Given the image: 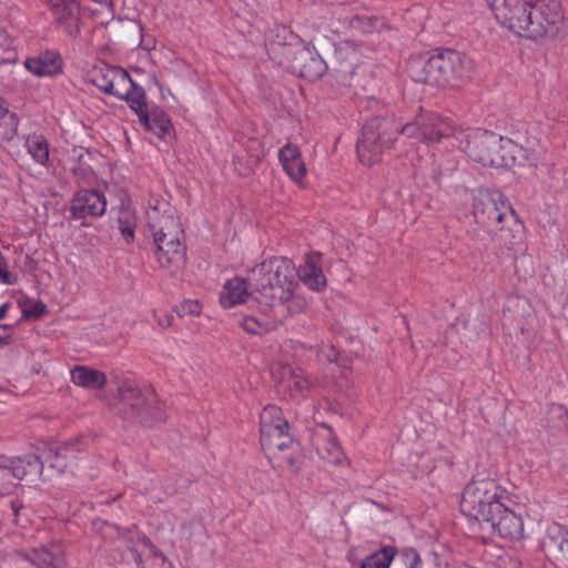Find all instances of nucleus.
<instances>
[{
    "label": "nucleus",
    "instance_id": "obj_36",
    "mask_svg": "<svg viewBox=\"0 0 568 568\" xmlns=\"http://www.w3.org/2000/svg\"><path fill=\"white\" fill-rule=\"evenodd\" d=\"M119 230L128 243L134 239L135 219L130 210H123L119 215Z\"/></svg>",
    "mask_w": 568,
    "mask_h": 568
},
{
    "label": "nucleus",
    "instance_id": "obj_19",
    "mask_svg": "<svg viewBox=\"0 0 568 568\" xmlns=\"http://www.w3.org/2000/svg\"><path fill=\"white\" fill-rule=\"evenodd\" d=\"M313 444L323 460L332 465L341 464L344 454L331 427L321 426L314 435Z\"/></svg>",
    "mask_w": 568,
    "mask_h": 568
},
{
    "label": "nucleus",
    "instance_id": "obj_14",
    "mask_svg": "<svg viewBox=\"0 0 568 568\" xmlns=\"http://www.w3.org/2000/svg\"><path fill=\"white\" fill-rule=\"evenodd\" d=\"M105 210V196L95 190H81L77 192L70 207L72 217L77 220L102 216Z\"/></svg>",
    "mask_w": 568,
    "mask_h": 568
},
{
    "label": "nucleus",
    "instance_id": "obj_32",
    "mask_svg": "<svg viewBox=\"0 0 568 568\" xmlns=\"http://www.w3.org/2000/svg\"><path fill=\"white\" fill-rule=\"evenodd\" d=\"M128 93L122 95H116L119 99H124L130 104V108L135 111V113L140 116V113H144L148 111L146 102H145V92L141 87L135 85L129 75Z\"/></svg>",
    "mask_w": 568,
    "mask_h": 568
},
{
    "label": "nucleus",
    "instance_id": "obj_16",
    "mask_svg": "<svg viewBox=\"0 0 568 568\" xmlns=\"http://www.w3.org/2000/svg\"><path fill=\"white\" fill-rule=\"evenodd\" d=\"M485 525L501 538L517 540L524 536V523L519 515L508 508L506 505L501 507L498 514L494 515L491 521Z\"/></svg>",
    "mask_w": 568,
    "mask_h": 568
},
{
    "label": "nucleus",
    "instance_id": "obj_50",
    "mask_svg": "<svg viewBox=\"0 0 568 568\" xmlns=\"http://www.w3.org/2000/svg\"><path fill=\"white\" fill-rule=\"evenodd\" d=\"M9 306V303L0 305V320H3L6 317Z\"/></svg>",
    "mask_w": 568,
    "mask_h": 568
},
{
    "label": "nucleus",
    "instance_id": "obj_30",
    "mask_svg": "<svg viewBox=\"0 0 568 568\" xmlns=\"http://www.w3.org/2000/svg\"><path fill=\"white\" fill-rule=\"evenodd\" d=\"M347 27L358 33L379 32L386 28L384 18L378 16L355 14L347 19Z\"/></svg>",
    "mask_w": 568,
    "mask_h": 568
},
{
    "label": "nucleus",
    "instance_id": "obj_41",
    "mask_svg": "<svg viewBox=\"0 0 568 568\" xmlns=\"http://www.w3.org/2000/svg\"><path fill=\"white\" fill-rule=\"evenodd\" d=\"M23 315L28 318H39L47 312V306L42 302H28L23 307Z\"/></svg>",
    "mask_w": 568,
    "mask_h": 568
},
{
    "label": "nucleus",
    "instance_id": "obj_1",
    "mask_svg": "<svg viewBox=\"0 0 568 568\" xmlns=\"http://www.w3.org/2000/svg\"><path fill=\"white\" fill-rule=\"evenodd\" d=\"M459 131L449 119L434 112H422L404 125L393 118H374L362 129L356 145L357 155L363 164L372 165L381 160L384 150L394 144L398 134L435 144L452 136L457 140Z\"/></svg>",
    "mask_w": 568,
    "mask_h": 568
},
{
    "label": "nucleus",
    "instance_id": "obj_28",
    "mask_svg": "<svg viewBox=\"0 0 568 568\" xmlns=\"http://www.w3.org/2000/svg\"><path fill=\"white\" fill-rule=\"evenodd\" d=\"M139 120L145 130L154 132L160 138L169 133L172 128L168 114L160 109L140 113Z\"/></svg>",
    "mask_w": 568,
    "mask_h": 568
},
{
    "label": "nucleus",
    "instance_id": "obj_38",
    "mask_svg": "<svg viewBox=\"0 0 568 568\" xmlns=\"http://www.w3.org/2000/svg\"><path fill=\"white\" fill-rule=\"evenodd\" d=\"M98 529L102 538L110 541L118 540L121 536H125L130 532V529L120 528L119 526L106 521L101 523Z\"/></svg>",
    "mask_w": 568,
    "mask_h": 568
},
{
    "label": "nucleus",
    "instance_id": "obj_25",
    "mask_svg": "<svg viewBox=\"0 0 568 568\" xmlns=\"http://www.w3.org/2000/svg\"><path fill=\"white\" fill-rule=\"evenodd\" d=\"M71 381L79 387L99 390L104 388L108 378L106 375L99 369L84 365H77L71 369Z\"/></svg>",
    "mask_w": 568,
    "mask_h": 568
},
{
    "label": "nucleus",
    "instance_id": "obj_33",
    "mask_svg": "<svg viewBox=\"0 0 568 568\" xmlns=\"http://www.w3.org/2000/svg\"><path fill=\"white\" fill-rule=\"evenodd\" d=\"M261 427L288 428L287 420L283 417L282 409L276 405L265 406L260 415Z\"/></svg>",
    "mask_w": 568,
    "mask_h": 568
},
{
    "label": "nucleus",
    "instance_id": "obj_40",
    "mask_svg": "<svg viewBox=\"0 0 568 568\" xmlns=\"http://www.w3.org/2000/svg\"><path fill=\"white\" fill-rule=\"evenodd\" d=\"M201 311L202 306L196 300L184 301L176 307V313L180 317L199 315Z\"/></svg>",
    "mask_w": 568,
    "mask_h": 568
},
{
    "label": "nucleus",
    "instance_id": "obj_22",
    "mask_svg": "<svg viewBox=\"0 0 568 568\" xmlns=\"http://www.w3.org/2000/svg\"><path fill=\"white\" fill-rule=\"evenodd\" d=\"M26 69L37 77H51L61 71L62 60L54 51H44L24 61Z\"/></svg>",
    "mask_w": 568,
    "mask_h": 568
},
{
    "label": "nucleus",
    "instance_id": "obj_55",
    "mask_svg": "<svg viewBox=\"0 0 568 568\" xmlns=\"http://www.w3.org/2000/svg\"><path fill=\"white\" fill-rule=\"evenodd\" d=\"M43 479H47V478H50V475H47V477L44 475L41 476Z\"/></svg>",
    "mask_w": 568,
    "mask_h": 568
},
{
    "label": "nucleus",
    "instance_id": "obj_31",
    "mask_svg": "<svg viewBox=\"0 0 568 568\" xmlns=\"http://www.w3.org/2000/svg\"><path fill=\"white\" fill-rule=\"evenodd\" d=\"M26 148L32 159L41 165H47L49 161V143L40 134L29 135L26 140Z\"/></svg>",
    "mask_w": 568,
    "mask_h": 568
},
{
    "label": "nucleus",
    "instance_id": "obj_26",
    "mask_svg": "<svg viewBox=\"0 0 568 568\" xmlns=\"http://www.w3.org/2000/svg\"><path fill=\"white\" fill-rule=\"evenodd\" d=\"M334 59L338 64L336 72L343 77L353 75L359 61V54L351 42L345 41L336 47Z\"/></svg>",
    "mask_w": 568,
    "mask_h": 568
},
{
    "label": "nucleus",
    "instance_id": "obj_18",
    "mask_svg": "<svg viewBox=\"0 0 568 568\" xmlns=\"http://www.w3.org/2000/svg\"><path fill=\"white\" fill-rule=\"evenodd\" d=\"M296 275L312 291L321 292L327 285L320 253L307 254L304 263L296 270Z\"/></svg>",
    "mask_w": 568,
    "mask_h": 568
},
{
    "label": "nucleus",
    "instance_id": "obj_8",
    "mask_svg": "<svg viewBox=\"0 0 568 568\" xmlns=\"http://www.w3.org/2000/svg\"><path fill=\"white\" fill-rule=\"evenodd\" d=\"M111 382L116 386L125 418L152 426L164 419V413L153 396H146L134 381L114 374Z\"/></svg>",
    "mask_w": 568,
    "mask_h": 568
},
{
    "label": "nucleus",
    "instance_id": "obj_37",
    "mask_svg": "<svg viewBox=\"0 0 568 568\" xmlns=\"http://www.w3.org/2000/svg\"><path fill=\"white\" fill-rule=\"evenodd\" d=\"M548 422L558 429H568V409L560 404H552L549 408Z\"/></svg>",
    "mask_w": 568,
    "mask_h": 568
},
{
    "label": "nucleus",
    "instance_id": "obj_9",
    "mask_svg": "<svg viewBox=\"0 0 568 568\" xmlns=\"http://www.w3.org/2000/svg\"><path fill=\"white\" fill-rule=\"evenodd\" d=\"M270 57L280 65L286 68L292 73L314 80L321 77L325 71V63L300 42L287 43L281 41H271L268 45Z\"/></svg>",
    "mask_w": 568,
    "mask_h": 568
},
{
    "label": "nucleus",
    "instance_id": "obj_27",
    "mask_svg": "<svg viewBox=\"0 0 568 568\" xmlns=\"http://www.w3.org/2000/svg\"><path fill=\"white\" fill-rule=\"evenodd\" d=\"M281 386L290 392L292 397L302 395L312 387V382L302 368H284Z\"/></svg>",
    "mask_w": 568,
    "mask_h": 568
},
{
    "label": "nucleus",
    "instance_id": "obj_5",
    "mask_svg": "<svg viewBox=\"0 0 568 568\" xmlns=\"http://www.w3.org/2000/svg\"><path fill=\"white\" fill-rule=\"evenodd\" d=\"M458 148L484 166L511 168L528 159L527 149L494 132L481 129L460 130Z\"/></svg>",
    "mask_w": 568,
    "mask_h": 568
},
{
    "label": "nucleus",
    "instance_id": "obj_29",
    "mask_svg": "<svg viewBox=\"0 0 568 568\" xmlns=\"http://www.w3.org/2000/svg\"><path fill=\"white\" fill-rule=\"evenodd\" d=\"M261 316H246L242 321V327L245 332L250 334H263L265 332L272 331L277 327V325L282 324L284 321H277L274 312L262 311Z\"/></svg>",
    "mask_w": 568,
    "mask_h": 568
},
{
    "label": "nucleus",
    "instance_id": "obj_44",
    "mask_svg": "<svg viewBox=\"0 0 568 568\" xmlns=\"http://www.w3.org/2000/svg\"><path fill=\"white\" fill-rule=\"evenodd\" d=\"M405 556L409 561L408 568H422L420 556L413 549L405 550Z\"/></svg>",
    "mask_w": 568,
    "mask_h": 568
},
{
    "label": "nucleus",
    "instance_id": "obj_6",
    "mask_svg": "<svg viewBox=\"0 0 568 568\" xmlns=\"http://www.w3.org/2000/svg\"><path fill=\"white\" fill-rule=\"evenodd\" d=\"M409 77L435 88H460L474 73V61L465 53L447 49L428 59L416 58L408 64Z\"/></svg>",
    "mask_w": 568,
    "mask_h": 568
},
{
    "label": "nucleus",
    "instance_id": "obj_52",
    "mask_svg": "<svg viewBox=\"0 0 568 568\" xmlns=\"http://www.w3.org/2000/svg\"><path fill=\"white\" fill-rule=\"evenodd\" d=\"M471 237H473V239H476V240H480V234H479V232H477L476 230H474V231L471 232Z\"/></svg>",
    "mask_w": 568,
    "mask_h": 568
},
{
    "label": "nucleus",
    "instance_id": "obj_21",
    "mask_svg": "<svg viewBox=\"0 0 568 568\" xmlns=\"http://www.w3.org/2000/svg\"><path fill=\"white\" fill-rule=\"evenodd\" d=\"M78 448L73 444H64L55 449L49 448L42 454L44 465L48 466V470L55 471L57 474H63L69 467H71L78 457Z\"/></svg>",
    "mask_w": 568,
    "mask_h": 568
},
{
    "label": "nucleus",
    "instance_id": "obj_23",
    "mask_svg": "<svg viewBox=\"0 0 568 568\" xmlns=\"http://www.w3.org/2000/svg\"><path fill=\"white\" fill-rule=\"evenodd\" d=\"M250 283L243 278L234 277L224 284L221 292L220 302L223 307L230 308L236 304L248 301L254 303L251 297V291L248 292Z\"/></svg>",
    "mask_w": 568,
    "mask_h": 568
},
{
    "label": "nucleus",
    "instance_id": "obj_15",
    "mask_svg": "<svg viewBox=\"0 0 568 568\" xmlns=\"http://www.w3.org/2000/svg\"><path fill=\"white\" fill-rule=\"evenodd\" d=\"M19 556L34 568H65L64 549L60 544H51L32 548L30 551H18Z\"/></svg>",
    "mask_w": 568,
    "mask_h": 568
},
{
    "label": "nucleus",
    "instance_id": "obj_39",
    "mask_svg": "<svg viewBox=\"0 0 568 568\" xmlns=\"http://www.w3.org/2000/svg\"><path fill=\"white\" fill-rule=\"evenodd\" d=\"M14 55L12 40L4 30H0V64L13 61Z\"/></svg>",
    "mask_w": 568,
    "mask_h": 568
},
{
    "label": "nucleus",
    "instance_id": "obj_53",
    "mask_svg": "<svg viewBox=\"0 0 568 568\" xmlns=\"http://www.w3.org/2000/svg\"><path fill=\"white\" fill-rule=\"evenodd\" d=\"M142 539H143V542H144V544H149V542H151V541H150V539H149L148 537H143Z\"/></svg>",
    "mask_w": 568,
    "mask_h": 568
},
{
    "label": "nucleus",
    "instance_id": "obj_4",
    "mask_svg": "<svg viewBox=\"0 0 568 568\" xmlns=\"http://www.w3.org/2000/svg\"><path fill=\"white\" fill-rule=\"evenodd\" d=\"M148 226L156 245L160 266L171 274L180 272L185 264L183 229L176 210L165 200L154 197L146 210Z\"/></svg>",
    "mask_w": 568,
    "mask_h": 568
},
{
    "label": "nucleus",
    "instance_id": "obj_20",
    "mask_svg": "<svg viewBox=\"0 0 568 568\" xmlns=\"http://www.w3.org/2000/svg\"><path fill=\"white\" fill-rule=\"evenodd\" d=\"M278 161L285 173L296 183H301L306 175V166L300 148L293 143H286L278 151Z\"/></svg>",
    "mask_w": 568,
    "mask_h": 568
},
{
    "label": "nucleus",
    "instance_id": "obj_49",
    "mask_svg": "<svg viewBox=\"0 0 568 568\" xmlns=\"http://www.w3.org/2000/svg\"><path fill=\"white\" fill-rule=\"evenodd\" d=\"M54 9H55L57 12H60V11L64 12V11H67L68 14H71V10L69 9L68 4L64 3V2L55 4Z\"/></svg>",
    "mask_w": 568,
    "mask_h": 568
},
{
    "label": "nucleus",
    "instance_id": "obj_45",
    "mask_svg": "<svg viewBox=\"0 0 568 568\" xmlns=\"http://www.w3.org/2000/svg\"><path fill=\"white\" fill-rule=\"evenodd\" d=\"M173 321H174L173 315L165 313V314H163L162 316H160V317L158 318V324H159L161 327L166 328V327L172 326Z\"/></svg>",
    "mask_w": 568,
    "mask_h": 568
},
{
    "label": "nucleus",
    "instance_id": "obj_54",
    "mask_svg": "<svg viewBox=\"0 0 568 568\" xmlns=\"http://www.w3.org/2000/svg\"><path fill=\"white\" fill-rule=\"evenodd\" d=\"M0 328L9 329V328H10V326H8V325H0Z\"/></svg>",
    "mask_w": 568,
    "mask_h": 568
},
{
    "label": "nucleus",
    "instance_id": "obj_3",
    "mask_svg": "<svg viewBox=\"0 0 568 568\" xmlns=\"http://www.w3.org/2000/svg\"><path fill=\"white\" fill-rule=\"evenodd\" d=\"M499 23L518 36L539 39L554 36L564 19L559 0H487Z\"/></svg>",
    "mask_w": 568,
    "mask_h": 568
},
{
    "label": "nucleus",
    "instance_id": "obj_7",
    "mask_svg": "<svg viewBox=\"0 0 568 568\" xmlns=\"http://www.w3.org/2000/svg\"><path fill=\"white\" fill-rule=\"evenodd\" d=\"M507 499V490L490 477H474L464 488L460 510L477 521H491Z\"/></svg>",
    "mask_w": 568,
    "mask_h": 568
},
{
    "label": "nucleus",
    "instance_id": "obj_42",
    "mask_svg": "<svg viewBox=\"0 0 568 568\" xmlns=\"http://www.w3.org/2000/svg\"><path fill=\"white\" fill-rule=\"evenodd\" d=\"M11 510L13 513V516H14V523L18 525V526H21V527H26L27 525V520H23L21 517H22V511L24 510L23 506L20 504L19 500H13L11 501Z\"/></svg>",
    "mask_w": 568,
    "mask_h": 568
},
{
    "label": "nucleus",
    "instance_id": "obj_48",
    "mask_svg": "<svg viewBox=\"0 0 568 568\" xmlns=\"http://www.w3.org/2000/svg\"><path fill=\"white\" fill-rule=\"evenodd\" d=\"M130 534H126L125 536H121L120 538H118V540L120 541H123L124 546L128 548V549H132V538L130 537Z\"/></svg>",
    "mask_w": 568,
    "mask_h": 568
},
{
    "label": "nucleus",
    "instance_id": "obj_13",
    "mask_svg": "<svg viewBox=\"0 0 568 568\" xmlns=\"http://www.w3.org/2000/svg\"><path fill=\"white\" fill-rule=\"evenodd\" d=\"M90 77L92 84L106 94L116 97L128 93L129 73L121 68L103 65L95 68Z\"/></svg>",
    "mask_w": 568,
    "mask_h": 568
},
{
    "label": "nucleus",
    "instance_id": "obj_10",
    "mask_svg": "<svg viewBox=\"0 0 568 568\" xmlns=\"http://www.w3.org/2000/svg\"><path fill=\"white\" fill-rule=\"evenodd\" d=\"M260 434L261 446L271 463L277 467H295L298 452L288 428L260 427Z\"/></svg>",
    "mask_w": 568,
    "mask_h": 568
},
{
    "label": "nucleus",
    "instance_id": "obj_24",
    "mask_svg": "<svg viewBox=\"0 0 568 568\" xmlns=\"http://www.w3.org/2000/svg\"><path fill=\"white\" fill-rule=\"evenodd\" d=\"M9 468L12 475L18 479L26 477L42 476L44 470V459L42 455L27 454L23 457H16L10 460Z\"/></svg>",
    "mask_w": 568,
    "mask_h": 568
},
{
    "label": "nucleus",
    "instance_id": "obj_35",
    "mask_svg": "<svg viewBox=\"0 0 568 568\" xmlns=\"http://www.w3.org/2000/svg\"><path fill=\"white\" fill-rule=\"evenodd\" d=\"M18 123L17 115L4 109V113L0 115V140H12L17 134Z\"/></svg>",
    "mask_w": 568,
    "mask_h": 568
},
{
    "label": "nucleus",
    "instance_id": "obj_12",
    "mask_svg": "<svg viewBox=\"0 0 568 568\" xmlns=\"http://www.w3.org/2000/svg\"><path fill=\"white\" fill-rule=\"evenodd\" d=\"M534 308L530 302L519 295L507 298L504 307V325L525 334L534 321Z\"/></svg>",
    "mask_w": 568,
    "mask_h": 568
},
{
    "label": "nucleus",
    "instance_id": "obj_34",
    "mask_svg": "<svg viewBox=\"0 0 568 568\" xmlns=\"http://www.w3.org/2000/svg\"><path fill=\"white\" fill-rule=\"evenodd\" d=\"M393 557L394 551L392 548H383L382 550L366 557L362 562L361 568H389Z\"/></svg>",
    "mask_w": 568,
    "mask_h": 568
},
{
    "label": "nucleus",
    "instance_id": "obj_51",
    "mask_svg": "<svg viewBox=\"0 0 568 568\" xmlns=\"http://www.w3.org/2000/svg\"><path fill=\"white\" fill-rule=\"evenodd\" d=\"M280 33H282V38H283L284 40H286V36H290L291 38H294V37L292 36V33H291L286 28H281V29H278V33H277V36H276L277 38H280V36H281Z\"/></svg>",
    "mask_w": 568,
    "mask_h": 568
},
{
    "label": "nucleus",
    "instance_id": "obj_2",
    "mask_svg": "<svg viewBox=\"0 0 568 568\" xmlns=\"http://www.w3.org/2000/svg\"><path fill=\"white\" fill-rule=\"evenodd\" d=\"M247 281L251 297L262 311L274 312L277 321L302 313L307 302L295 294L298 286L294 263L283 256H273L254 266Z\"/></svg>",
    "mask_w": 568,
    "mask_h": 568
},
{
    "label": "nucleus",
    "instance_id": "obj_47",
    "mask_svg": "<svg viewBox=\"0 0 568 568\" xmlns=\"http://www.w3.org/2000/svg\"><path fill=\"white\" fill-rule=\"evenodd\" d=\"M158 481H159V480H158V478H154V477L150 478V479H149L150 485H145V486H143V487L141 488V491H142L144 495L150 494V493L152 491V489H153L154 485H155Z\"/></svg>",
    "mask_w": 568,
    "mask_h": 568
},
{
    "label": "nucleus",
    "instance_id": "obj_17",
    "mask_svg": "<svg viewBox=\"0 0 568 568\" xmlns=\"http://www.w3.org/2000/svg\"><path fill=\"white\" fill-rule=\"evenodd\" d=\"M523 229L521 223L517 221L515 212H513L509 217H506L500 225L494 227L493 232L489 233L500 248L517 251L523 244Z\"/></svg>",
    "mask_w": 568,
    "mask_h": 568
},
{
    "label": "nucleus",
    "instance_id": "obj_43",
    "mask_svg": "<svg viewBox=\"0 0 568 568\" xmlns=\"http://www.w3.org/2000/svg\"><path fill=\"white\" fill-rule=\"evenodd\" d=\"M320 359H325L328 363L337 361V351L329 345L324 346L318 353Z\"/></svg>",
    "mask_w": 568,
    "mask_h": 568
},
{
    "label": "nucleus",
    "instance_id": "obj_46",
    "mask_svg": "<svg viewBox=\"0 0 568 568\" xmlns=\"http://www.w3.org/2000/svg\"><path fill=\"white\" fill-rule=\"evenodd\" d=\"M559 551L561 552L564 558L568 560V530L566 531L564 538L559 544Z\"/></svg>",
    "mask_w": 568,
    "mask_h": 568
},
{
    "label": "nucleus",
    "instance_id": "obj_11",
    "mask_svg": "<svg viewBox=\"0 0 568 568\" xmlns=\"http://www.w3.org/2000/svg\"><path fill=\"white\" fill-rule=\"evenodd\" d=\"M513 212L507 199L498 191H479L473 199L474 220L488 233L500 225Z\"/></svg>",
    "mask_w": 568,
    "mask_h": 568
}]
</instances>
